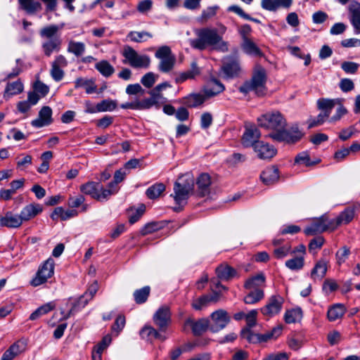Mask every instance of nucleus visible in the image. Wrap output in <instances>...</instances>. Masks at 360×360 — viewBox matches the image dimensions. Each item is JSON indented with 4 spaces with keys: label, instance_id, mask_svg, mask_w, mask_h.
<instances>
[{
    "label": "nucleus",
    "instance_id": "obj_58",
    "mask_svg": "<svg viewBox=\"0 0 360 360\" xmlns=\"http://www.w3.org/2000/svg\"><path fill=\"white\" fill-rule=\"evenodd\" d=\"M228 11L234 12L237 15H238L240 17L245 20H250L257 23H259L260 21L258 19L253 18L250 17L248 14L245 13L243 10L238 6L236 5H232L229 7Z\"/></svg>",
    "mask_w": 360,
    "mask_h": 360
},
{
    "label": "nucleus",
    "instance_id": "obj_8",
    "mask_svg": "<svg viewBox=\"0 0 360 360\" xmlns=\"http://www.w3.org/2000/svg\"><path fill=\"white\" fill-rule=\"evenodd\" d=\"M122 56L126 60L124 63H128L134 68H148L150 65V58L146 55H139L132 47L125 46L122 51Z\"/></svg>",
    "mask_w": 360,
    "mask_h": 360
},
{
    "label": "nucleus",
    "instance_id": "obj_28",
    "mask_svg": "<svg viewBox=\"0 0 360 360\" xmlns=\"http://www.w3.org/2000/svg\"><path fill=\"white\" fill-rule=\"evenodd\" d=\"M279 178L278 169L276 166L265 168L260 174L262 181L266 185L276 183Z\"/></svg>",
    "mask_w": 360,
    "mask_h": 360
},
{
    "label": "nucleus",
    "instance_id": "obj_47",
    "mask_svg": "<svg viewBox=\"0 0 360 360\" xmlns=\"http://www.w3.org/2000/svg\"><path fill=\"white\" fill-rule=\"evenodd\" d=\"M95 68L105 77H109L115 72L114 67L105 60L98 62Z\"/></svg>",
    "mask_w": 360,
    "mask_h": 360
},
{
    "label": "nucleus",
    "instance_id": "obj_52",
    "mask_svg": "<svg viewBox=\"0 0 360 360\" xmlns=\"http://www.w3.org/2000/svg\"><path fill=\"white\" fill-rule=\"evenodd\" d=\"M291 252V245L287 243L282 246L275 247L273 255L278 259H283L290 255Z\"/></svg>",
    "mask_w": 360,
    "mask_h": 360
},
{
    "label": "nucleus",
    "instance_id": "obj_48",
    "mask_svg": "<svg viewBox=\"0 0 360 360\" xmlns=\"http://www.w3.org/2000/svg\"><path fill=\"white\" fill-rule=\"evenodd\" d=\"M150 288L148 285L136 290L133 294L135 302L138 304L145 303L150 295Z\"/></svg>",
    "mask_w": 360,
    "mask_h": 360
},
{
    "label": "nucleus",
    "instance_id": "obj_50",
    "mask_svg": "<svg viewBox=\"0 0 360 360\" xmlns=\"http://www.w3.org/2000/svg\"><path fill=\"white\" fill-rule=\"evenodd\" d=\"M127 37L132 41L141 43L145 41L148 38H152L153 35L151 33L146 31L136 32L131 31L128 34Z\"/></svg>",
    "mask_w": 360,
    "mask_h": 360
},
{
    "label": "nucleus",
    "instance_id": "obj_18",
    "mask_svg": "<svg viewBox=\"0 0 360 360\" xmlns=\"http://www.w3.org/2000/svg\"><path fill=\"white\" fill-rule=\"evenodd\" d=\"M253 149L257 157L262 160L271 159L277 153L276 149L273 146L263 141L257 142Z\"/></svg>",
    "mask_w": 360,
    "mask_h": 360
},
{
    "label": "nucleus",
    "instance_id": "obj_7",
    "mask_svg": "<svg viewBox=\"0 0 360 360\" xmlns=\"http://www.w3.org/2000/svg\"><path fill=\"white\" fill-rule=\"evenodd\" d=\"M79 190L82 193L90 195L93 199L100 202L108 200L112 193L108 187L103 188L100 182L96 181H88L81 185Z\"/></svg>",
    "mask_w": 360,
    "mask_h": 360
},
{
    "label": "nucleus",
    "instance_id": "obj_29",
    "mask_svg": "<svg viewBox=\"0 0 360 360\" xmlns=\"http://www.w3.org/2000/svg\"><path fill=\"white\" fill-rule=\"evenodd\" d=\"M266 278L263 273H259L248 278L244 285V287L249 290H263L265 287Z\"/></svg>",
    "mask_w": 360,
    "mask_h": 360
},
{
    "label": "nucleus",
    "instance_id": "obj_14",
    "mask_svg": "<svg viewBox=\"0 0 360 360\" xmlns=\"http://www.w3.org/2000/svg\"><path fill=\"white\" fill-rule=\"evenodd\" d=\"M153 320L161 332H165L171 322V311L167 306L160 307L154 314Z\"/></svg>",
    "mask_w": 360,
    "mask_h": 360
},
{
    "label": "nucleus",
    "instance_id": "obj_34",
    "mask_svg": "<svg viewBox=\"0 0 360 360\" xmlns=\"http://www.w3.org/2000/svg\"><path fill=\"white\" fill-rule=\"evenodd\" d=\"M242 50L245 53L251 56L262 57V51L250 39H245L241 44Z\"/></svg>",
    "mask_w": 360,
    "mask_h": 360
},
{
    "label": "nucleus",
    "instance_id": "obj_46",
    "mask_svg": "<svg viewBox=\"0 0 360 360\" xmlns=\"http://www.w3.org/2000/svg\"><path fill=\"white\" fill-rule=\"evenodd\" d=\"M4 219L5 226L8 228H18L22 224L20 214H13L11 212H7L4 216Z\"/></svg>",
    "mask_w": 360,
    "mask_h": 360
},
{
    "label": "nucleus",
    "instance_id": "obj_17",
    "mask_svg": "<svg viewBox=\"0 0 360 360\" xmlns=\"http://www.w3.org/2000/svg\"><path fill=\"white\" fill-rule=\"evenodd\" d=\"M52 110L49 106H43L39 112L38 117L31 122L32 127L41 128L53 122Z\"/></svg>",
    "mask_w": 360,
    "mask_h": 360
},
{
    "label": "nucleus",
    "instance_id": "obj_19",
    "mask_svg": "<svg viewBox=\"0 0 360 360\" xmlns=\"http://www.w3.org/2000/svg\"><path fill=\"white\" fill-rule=\"evenodd\" d=\"M260 131L256 127L246 128L242 137V144L245 148H255V144L260 141Z\"/></svg>",
    "mask_w": 360,
    "mask_h": 360
},
{
    "label": "nucleus",
    "instance_id": "obj_30",
    "mask_svg": "<svg viewBox=\"0 0 360 360\" xmlns=\"http://www.w3.org/2000/svg\"><path fill=\"white\" fill-rule=\"evenodd\" d=\"M24 182V179L12 181L10 184L11 188L9 189H1L0 199L4 200H11L12 196L16 193L17 190L22 188Z\"/></svg>",
    "mask_w": 360,
    "mask_h": 360
},
{
    "label": "nucleus",
    "instance_id": "obj_9",
    "mask_svg": "<svg viewBox=\"0 0 360 360\" xmlns=\"http://www.w3.org/2000/svg\"><path fill=\"white\" fill-rule=\"evenodd\" d=\"M155 56L160 60L158 65V70L160 72H169L174 68L176 58L169 46L160 47L155 52Z\"/></svg>",
    "mask_w": 360,
    "mask_h": 360
},
{
    "label": "nucleus",
    "instance_id": "obj_49",
    "mask_svg": "<svg viewBox=\"0 0 360 360\" xmlns=\"http://www.w3.org/2000/svg\"><path fill=\"white\" fill-rule=\"evenodd\" d=\"M264 297L263 290H250V292L244 297V302L248 304H253L259 302Z\"/></svg>",
    "mask_w": 360,
    "mask_h": 360
},
{
    "label": "nucleus",
    "instance_id": "obj_33",
    "mask_svg": "<svg viewBox=\"0 0 360 360\" xmlns=\"http://www.w3.org/2000/svg\"><path fill=\"white\" fill-rule=\"evenodd\" d=\"M340 103V99H330L321 98L317 100L316 104L317 108L319 110H321L322 112L325 115H327L328 117L330 116L332 110L337 105V103Z\"/></svg>",
    "mask_w": 360,
    "mask_h": 360
},
{
    "label": "nucleus",
    "instance_id": "obj_21",
    "mask_svg": "<svg viewBox=\"0 0 360 360\" xmlns=\"http://www.w3.org/2000/svg\"><path fill=\"white\" fill-rule=\"evenodd\" d=\"M355 214V210L353 207H348L341 212L337 217L330 219L332 222V231L336 229L338 226L350 223Z\"/></svg>",
    "mask_w": 360,
    "mask_h": 360
},
{
    "label": "nucleus",
    "instance_id": "obj_5",
    "mask_svg": "<svg viewBox=\"0 0 360 360\" xmlns=\"http://www.w3.org/2000/svg\"><path fill=\"white\" fill-rule=\"evenodd\" d=\"M259 127L271 130V132L280 131L286 127L287 122L283 115L278 111L268 112L257 118Z\"/></svg>",
    "mask_w": 360,
    "mask_h": 360
},
{
    "label": "nucleus",
    "instance_id": "obj_51",
    "mask_svg": "<svg viewBox=\"0 0 360 360\" xmlns=\"http://www.w3.org/2000/svg\"><path fill=\"white\" fill-rule=\"evenodd\" d=\"M53 308L54 305L52 303H46L33 311L30 316V319L32 321L36 320L41 316L48 314L49 311L53 310Z\"/></svg>",
    "mask_w": 360,
    "mask_h": 360
},
{
    "label": "nucleus",
    "instance_id": "obj_63",
    "mask_svg": "<svg viewBox=\"0 0 360 360\" xmlns=\"http://www.w3.org/2000/svg\"><path fill=\"white\" fill-rule=\"evenodd\" d=\"M218 8V6H214L207 7L206 9L203 10L200 15L201 21L206 22L211 18L214 17L216 15Z\"/></svg>",
    "mask_w": 360,
    "mask_h": 360
},
{
    "label": "nucleus",
    "instance_id": "obj_41",
    "mask_svg": "<svg viewBox=\"0 0 360 360\" xmlns=\"http://www.w3.org/2000/svg\"><path fill=\"white\" fill-rule=\"evenodd\" d=\"M77 214L78 212L75 210H65L62 207H58L55 208L51 217L53 220L60 218L61 220L65 221L70 218L76 217Z\"/></svg>",
    "mask_w": 360,
    "mask_h": 360
},
{
    "label": "nucleus",
    "instance_id": "obj_59",
    "mask_svg": "<svg viewBox=\"0 0 360 360\" xmlns=\"http://www.w3.org/2000/svg\"><path fill=\"white\" fill-rule=\"evenodd\" d=\"M23 91V84L20 81H16L7 84L6 87V92L11 95H16Z\"/></svg>",
    "mask_w": 360,
    "mask_h": 360
},
{
    "label": "nucleus",
    "instance_id": "obj_42",
    "mask_svg": "<svg viewBox=\"0 0 360 360\" xmlns=\"http://www.w3.org/2000/svg\"><path fill=\"white\" fill-rule=\"evenodd\" d=\"M22 9L28 14H34L41 10V4L34 0H18Z\"/></svg>",
    "mask_w": 360,
    "mask_h": 360
},
{
    "label": "nucleus",
    "instance_id": "obj_25",
    "mask_svg": "<svg viewBox=\"0 0 360 360\" xmlns=\"http://www.w3.org/2000/svg\"><path fill=\"white\" fill-rule=\"evenodd\" d=\"M185 323L191 327L192 332L195 336L200 335L208 328L210 329V321L206 318H202L198 321L188 319Z\"/></svg>",
    "mask_w": 360,
    "mask_h": 360
},
{
    "label": "nucleus",
    "instance_id": "obj_23",
    "mask_svg": "<svg viewBox=\"0 0 360 360\" xmlns=\"http://www.w3.org/2000/svg\"><path fill=\"white\" fill-rule=\"evenodd\" d=\"M292 0H261V7L266 11L276 12L279 8L288 9Z\"/></svg>",
    "mask_w": 360,
    "mask_h": 360
},
{
    "label": "nucleus",
    "instance_id": "obj_54",
    "mask_svg": "<svg viewBox=\"0 0 360 360\" xmlns=\"http://www.w3.org/2000/svg\"><path fill=\"white\" fill-rule=\"evenodd\" d=\"M304 264V259L302 256L295 257L285 262V266L292 271H298L302 269Z\"/></svg>",
    "mask_w": 360,
    "mask_h": 360
},
{
    "label": "nucleus",
    "instance_id": "obj_64",
    "mask_svg": "<svg viewBox=\"0 0 360 360\" xmlns=\"http://www.w3.org/2000/svg\"><path fill=\"white\" fill-rule=\"evenodd\" d=\"M51 66L50 75L52 79L57 82L61 81L65 76V72L63 70L53 65Z\"/></svg>",
    "mask_w": 360,
    "mask_h": 360
},
{
    "label": "nucleus",
    "instance_id": "obj_26",
    "mask_svg": "<svg viewBox=\"0 0 360 360\" xmlns=\"http://www.w3.org/2000/svg\"><path fill=\"white\" fill-rule=\"evenodd\" d=\"M241 338L246 339L250 343H258L266 342L273 338L272 334L269 332L265 334H256L253 333L249 328H243L240 332Z\"/></svg>",
    "mask_w": 360,
    "mask_h": 360
},
{
    "label": "nucleus",
    "instance_id": "obj_60",
    "mask_svg": "<svg viewBox=\"0 0 360 360\" xmlns=\"http://www.w3.org/2000/svg\"><path fill=\"white\" fill-rule=\"evenodd\" d=\"M157 79L158 75L152 72H149L142 77L141 82L145 87L150 88L154 85Z\"/></svg>",
    "mask_w": 360,
    "mask_h": 360
},
{
    "label": "nucleus",
    "instance_id": "obj_3",
    "mask_svg": "<svg viewBox=\"0 0 360 360\" xmlns=\"http://www.w3.org/2000/svg\"><path fill=\"white\" fill-rule=\"evenodd\" d=\"M62 27L50 25L42 27L39 31L40 37L44 39L41 49L46 57H50L53 52H58L61 49L62 39L58 34Z\"/></svg>",
    "mask_w": 360,
    "mask_h": 360
},
{
    "label": "nucleus",
    "instance_id": "obj_27",
    "mask_svg": "<svg viewBox=\"0 0 360 360\" xmlns=\"http://www.w3.org/2000/svg\"><path fill=\"white\" fill-rule=\"evenodd\" d=\"M43 208L41 205L37 203H31L22 208L20 213V216L22 222L27 221L40 214Z\"/></svg>",
    "mask_w": 360,
    "mask_h": 360
},
{
    "label": "nucleus",
    "instance_id": "obj_22",
    "mask_svg": "<svg viewBox=\"0 0 360 360\" xmlns=\"http://www.w3.org/2000/svg\"><path fill=\"white\" fill-rule=\"evenodd\" d=\"M225 90L224 85L215 78H211L203 88L206 99L216 96Z\"/></svg>",
    "mask_w": 360,
    "mask_h": 360
},
{
    "label": "nucleus",
    "instance_id": "obj_44",
    "mask_svg": "<svg viewBox=\"0 0 360 360\" xmlns=\"http://www.w3.org/2000/svg\"><path fill=\"white\" fill-rule=\"evenodd\" d=\"M165 189L166 186L164 184L156 183L147 188L146 195L149 199H157L161 195Z\"/></svg>",
    "mask_w": 360,
    "mask_h": 360
},
{
    "label": "nucleus",
    "instance_id": "obj_12",
    "mask_svg": "<svg viewBox=\"0 0 360 360\" xmlns=\"http://www.w3.org/2000/svg\"><path fill=\"white\" fill-rule=\"evenodd\" d=\"M283 303V297L274 295L268 299L266 304L260 309V311L264 316L271 318L281 311Z\"/></svg>",
    "mask_w": 360,
    "mask_h": 360
},
{
    "label": "nucleus",
    "instance_id": "obj_31",
    "mask_svg": "<svg viewBox=\"0 0 360 360\" xmlns=\"http://www.w3.org/2000/svg\"><path fill=\"white\" fill-rule=\"evenodd\" d=\"M215 271L217 277L222 281L231 280L237 275L236 270L226 264H220Z\"/></svg>",
    "mask_w": 360,
    "mask_h": 360
},
{
    "label": "nucleus",
    "instance_id": "obj_55",
    "mask_svg": "<svg viewBox=\"0 0 360 360\" xmlns=\"http://www.w3.org/2000/svg\"><path fill=\"white\" fill-rule=\"evenodd\" d=\"M117 108V103L112 100H103L96 105L98 112L112 111Z\"/></svg>",
    "mask_w": 360,
    "mask_h": 360
},
{
    "label": "nucleus",
    "instance_id": "obj_39",
    "mask_svg": "<svg viewBox=\"0 0 360 360\" xmlns=\"http://www.w3.org/2000/svg\"><path fill=\"white\" fill-rule=\"evenodd\" d=\"M206 100L204 94H191L184 98L183 103L188 108H196L202 105Z\"/></svg>",
    "mask_w": 360,
    "mask_h": 360
},
{
    "label": "nucleus",
    "instance_id": "obj_35",
    "mask_svg": "<svg viewBox=\"0 0 360 360\" xmlns=\"http://www.w3.org/2000/svg\"><path fill=\"white\" fill-rule=\"evenodd\" d=\"M98 290V285L97 281H94L91 285H89L86 292L79 297L77 300H76L79 304H80V307H84L91 300Z\"/></svg>",
    "mask_w": 360,
    "mask_h": 360
},
{
    "label": "nucleus",
    "instance_id": "obj_62",
    "mask_svg": "<svg viewBox=\"0 0 360 360\" xmlns=\"http://www.w3.org/2000/svg\"><path fill=\"white\" fill-rule=\"evenodd\" d=\"M323 243L324 238L322 236L313 238L309 244V251L315 255L316 253L315 250L321 249Z\"/></svg>",
    "mask_w": 360,
    "mask_h": 360
},
{
    "label": "nucleus",
    "instance_id": "obj_11",
    "mask_svg": "<svg viewBox=\"0 0 360 360\" xmlns=\"http://www.w3.org/2000/svg\"><path fill=\"white\" fill-rule=\"evenodd\" d=\"M221 71L226 79L237 77L241 72V67L238 57L226 56L222 60Z\"/></svg>",
    "mask_w": 360,
    "mask_h": 360
},
{
    "label": "nucleus",
    "instance_id": "obj_6",
    "mask_svg": "<svg viewBox=\"0 0 360 360\" xmlns=\"http://www.w3.org/2000/svg\"><path fill=\"white\" fill-rule=\"evenodd\" d=\"M304 134L299 129L297 124L292 125L290 128L281 129L280 131L271 132L268 136L275 141L284 142L288 144H293L302 139Z\"/></svg>",
    "mask_w": 360,
    "mask_h": 360
},
{
    "label": "nucleus",
    "instance_id": "obj_15",
    "mask_svg": "<svg viewBox=\"0 0 360 360\" xmlns=\"http://www.w3.org/2000/svg\"><path fill=\"white\" fill-rule=\"evenodd\" d=\"M332 226L331 220L323 216L307 226L304 232L307 236H313L327 230L332 231Z\"/></svg>",
    "mask_w": 360,
    "mask_h": 360
},
{
    "label": "nucleus",
    "instance_id": "obj_53",
    "mask_svg": "<svg viewBox=\"0 0 360 360\" xmlns=\"http://www.w3.org/2000/svg\"><path fill=\"white\" fill-rule=\"evenodd\" d=\"M210 304L208 295H203L192 301V307L197 311L202 310Z\"/></svg>",
    "mask_w": 360,
    "mask_h": 360
},
{
    "label": "nucleus",
    "instance_id": "obj_37",
    "mask_svg": "<svg viewBox=\"0 0 360 360\" xmlns=\"http://www.w3.org/2000/svg\"><path fill=\"white\" fill-rule=\"evenodd\" d=\"M346 312L345 306L342 304H335L331 306L327 312V317L330 321H335L341 319Z\"/></svg>",
    "mask_w": 360,
    "mask_h": 360
},
{
    "label": "nucleus",
    "instance_id": "obj_32",
    "mask_svg": "<svg viewBox=\"0 0 360 360\" xmlns=\"http://www.w3.org/2000/svg\"><path fill=\"white\" fill-rule=\"evenodd\" d=\"M328 262L325 259H321L316 262L311 271V278L314 280L322 279L326 274Z\"/></svg>",
    "mask_w": 360,
    "mask_h": 360
},
{
    "label": "nucleus",
    "instance_id": "obj_13",
    "mask_svg": "<svg viewBox=\"0 0 360 360\" xmlns=\"http://www.w3.org/2000/svg\"><path fill=\"white\" fill-rule=\"evenodd\" d=\"M212 323H210V330L212 333H217L224 329L231 321L228 312L224 309H218L210 315Z\"/></svg>",
    "mask_w": 360,
    "mask_h": 360
},
{
    "label": "nucleus",
    "instance_id": "obj_56",
    "mask_svg": "<svg viewBox=\"0 0 360 360\" xmlns=\"http://www.w3.org/2000/svg\"><path fill=\"white\" fill-rule=\"evenodd\" d=\"M295 162L297 164L303 165H305V166H307V167L311 166V165H314L315 164L319 162L318 160L317 161H314V162L311 161L309 155L306 151H304V152H302V153H299L295 157Z\"/></svg>",
    "mask_w": 360,
    "mask_h": 360
},
{
    "label": "nucleus",
    "instance_id": "obj_57",
    "mask_svg": "<svg viewBox=\"0 0 360 360\" xmlns=\"http://www.w3.org/2000/svg\"><path fill=\"white\" fill-rule=\"evenodd\" d=\"M162 228L161 222L152 221L146 224L141 230V233L143 236L157 231Z\"/></svg>",
    "mask_w": 360,
    "mask_h": 360
},
{
    "label": "nucleus",
    "instance_id": "obj_43",
    "mask_svg": "<svg viewBox=\"0 0 360 360\" xmlns=\"http://www.w3.org/2000/svg\"><path fill=\"white\" fill-rule=\"evenodd\" d=\"M86 50V45L84 43L81 41H75L73 40H70L68 42L67 51L68 53H72L76 57L82 56Z\"/></svg>",
    "mask_w": 360,
    "mask_h": 360
},
{
    "label": "nucleus",
    "instance_id": "obj_40",
    "mask_svg": "<svg viewBox=\"0 0 360 360\" xmlns=\"http://www.w3.org/2000/svg\"><path fill=\"white\" fill-rule=\"evenodd\" d=\"M127 173L124 169H118L115 172L113 181L110 182L107 186L108 190L112 192V195L118 192L119 186L117 184L124 179Z\"/></svg>",
    "mask_w": 360,
    "mask_h": 360
},
{
    "label": "nucleus",
    "instance_id": "obj_20",
    "mask_svg": "<svg viewBox=\"0 0 360 360\" xmlns=\"http://www.w3.org/2000/svg\"><path fill=\"white\" fill-rule=\"evenodd\" d=\"M211 177L207 173H202L196 179V194L199 197H205L210 193Z\"/></svg>",
    "mask_w": 360,
    "mask_h": 360
},
{
    "label": "nucleus",
    "instance_id": "obj_10",
    "mask_svg": "<svg viewBox=\"0 0 360 360\" xmlns=\"http://www.w3.org/2000/svg\"><path fill=\"white\" fill-rule=\"evenodd\" d=\"M55 263L53 259L49 258L39 267L35 276L30 281L31 285L39 286L45 283L54 274Z\"/></svg>",
    "mask_w": 360,
    "mask_h": 360
},
{
    "label": "nucleus",
    "instance_id": "obj_24",
    "mask_svg": "<svg viewBox=\"0 0 360 360\" xmlns=\"http://www.w3.org/2000/svg\"><path fill=\"white\" fill-rule=\"evenodd\" d=\"M349 20L355 34H360V3L353 1L349 6Z\"/></svg>",
    "mask_w": 360,
    "mask_h": 360
},
{
    "label": "nucleus",
    "instance_id": "obj_36",
    "mask_svg": "<svg viewBox=\"0 0 360 360\" xmlns=\"http://www.w3.org/2000/svg\"><path fill=\"white\" fill-rule=\"evenodd\" d=\"M200 74V70L198 67L196 62H193L191 65V69L186 72L180 73L176 78V83H182L188 79H193Z\"/></svg>",
    "mask_w": 360,
    "mask_h": 360
},
{
    "label": "nucleus",
    "instance_id": "obj_2",
    "mask_svg": "<svg viewBox=\"0 0 360 360\" xmlns=\"http://www.w3.org/2000/svg\"><path fill=\"white\" fill-rule=\"evenodd\" d=\"M194 188V179L188 175L185 174L179 176L174 184V193L171 194L176 205L174 207L175 212H180L186 205L190 194Z\"/></svg>",
    "mask_w": 360,
    "mask_h": 360
},
{
    "label": "nucleus",
    "instance_id": "obj_1",
    "mask_svg": "<svg viewBox=\"0 0 360 360\" xmlns=\"http://www.w3.org/2000/svg\"><path fill=\"white\" fill-rule=\"evenodd\" d=\"M217 26L218 29L203 27L195 30L196 38L189 41L191 46L199 51L210 49L222 53L228 52L229 44L223 39L227 28L221 23H218Z\"/></svg>",
    "mask_w": 360,
    "mask_h": 360
},
{
    "label": "nucleus",
    "instance_id": "obj_38",
    "mask_svg": "<svg viewBox=\"0 0 360 360\" xmlns=\"http://www.w3.org/2000/svg\"><path fill=\"white\" fill-rule=\"evenodd\" d=\"M75 87L78 89L83 87L85 89L86 93L91 94L96 91V85L93 79H89L83 77H78L75 81Z\"/></svg>",
    "mask_w": 360,
    "mask_h": 360
},
{
    "label": "nucleus",
    "instance_id": "obj_4",
    "mask_svg": "<svg viewBox=\"0 0 360 360\" xmlns=\"http://www.w3.org/2000/svg\"><path fill=\"white\" fill-rule=\"evenodd\" d=\"M266 80V71L260 68L254 72L250 81L239 87V91L243 94L254 91L258 96H263L265 94Z\"/></svg>",
    "mask_w": 360,
    "mask_h": 360
},
{
    "label": "nucleus",
    "instance_id": "obj_61",
    "mask_svg": "<svg viewBox=\"0 0 360 360\" xmlns=\"http://www.w3.org/2000/svg\"><path fill=\"white\" fill-rule=\"evenodd\" d=\"M350 250L347 246H344L338 250L335 254L338 264L340 266L342 264H343L348 258Z\"/></svg>",
    "mask_w": 360,
    "mask_h": 360
},
{
    "label": "nucleus",
    "instance_id": "obj_16",
    "mask_svg": "<svg viewBox=\"0 0 360 360\" xmlns=\"http://www.w3.org/2000/svg\"><path fill=\"white\" fill-rule=\"evenodd\" d=\"M163 333L151 326L146 325L141 329L139 335L142 340L152 343L155 340L161 342L166 340L168 337Z\"/></svg>",
    "mask_w": 360,
    "mask_h": 360
},
{
    "label": "nucleus",
    "instance_id": "obj_45",
    "mask_svg": "<svg viewBox=\"0 0 360 360\" xmlns=\"http://www.w3.org/2000/svg\"><path fill=\"white\" fill-rule=\"evenodd\" d=\"M303 316L302 310L300 307L287 310L284 314V320L286 323H294L300 321Z\"/></svg>",
    "mask_w": 360,
    "mask_h": 360
}]
</instances>
